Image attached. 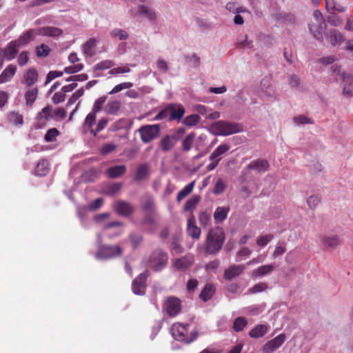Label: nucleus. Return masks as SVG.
<instances>
[{
  "label": "nucleus",
  "mask_w": 353,
  "mask_h": 353,
  "mask_svg": "<svg viewBox=\"0 0 353 353\" xmlns=\"http://www.w3.org/2000/svg\"><path fill=\"white\" fill-rule=\"evenodd\" d=\"M59 134L60 132L56 128H50L46 132L44 140L48 143L54 141Z\"/></svg>",
  "instance_id": "a18cd8bd"
},
{
  "label": "nucleus",
  "mask_w": 353,
  "mask_h": 353,
  "mask_svg": "<svg viewBox=\"0 0 353 353\" xmlns=\"http://www.w3.org/2000/svg\"><path fill=\"white\" fill-rule=\"evenodd\" d=\"M106 101V97H101L99 98L94 103L92 111L91 112L94 113L95 114L100 112L102 109V105Z\"/></svg>",
  "instance_id": "680f3d73"
},
{
  "label": "nucleus",
  "mask_w": 353,
  "mask_h": 353,
  "mask_svg": "<svg viewBox=\"0 0 353 353\" xmlns=\"http://www.w3.org/2000/svg\"><path fill=\"white\" fill-rule=\"evenodd\" d=\"M187 232L193 239H199L201 236V230L196 225L195 218L192 214L188 219Z\"/></svg>",
  "instance_id": "aec40b11"
},
{
  "label": "nucleus",
  "mask_w": 353,
  "mask_h": 353,
  "mask_svg": "<svg viewBox=\"0 0 353 353\" xmlns=\"http://www.w3.org/2000/svg\"><path fill=\"white\" fill-rule=\"evenodd\" d=\"M170 108V117L169 120H179L181 119L184 114L185 109L181 105H176L175 104H169Z\"/></svg>",
  "instance_id": "4be33fe9"
},
{
  "label": "nucleus",
  "mask_w": 353,
  "mask_h": 353,
  "mask_svg": "<svg viewBox=\"0 0 353 353\" xmlns=\"http://www.w3.org/2000/svg\"><path fill=\"white\" fill-rule=\"evenodd\" d=\"M50 170L49 162L46 159H42L37 163L35 169V173L38 176H45Z\"/></svg>",
  "instance_id": "f704fd0d"
},
{
  "label": "nucleus",
  "mask_w": 353,
  "mask_h": 353,
  "mask_svg": "<svg viewBox=\"0 0 353 353\" xmlns=\"http://www.w3.org/2000/svg\"><path fill=\"white\" fill-rule=\"evenodd\" d=\"M110 34L112 37H119L120 40H125L128 37V34L126 31L119 28L113 30Z\"/></svg>",
  "instance_id": "052dcab7"
},
{
  "label": "nucleus",
  "mask_w": 353,
  "mask_h": 353,
  "mask_svg": "<svg viewBox=\"0 0 353 353\" xmlns=\"http://www.w3.org/2000/svg\"><path fill=\"white\" fill-rule=\"evenodd\" d=\"M129 239L133 249L138 248L143 242V236L141 234L136 233L130 234Z\"/></svg>",
  "instance_id": "de8ad7c7"
},
{
  "label": "nucleus",
  "mask_w": 353,
  "mask_h": 353,
  "mask_svg": "<svg viewBox=\"0 0 353 353\" xmlns=\"http://www.w3.org/2000/svg\"><path fill=\"white\" fill-rule=\"evenodd\" d=\"M139 132L141 141L148 143L158 137L160 132V127L158 124L147 125L140 128Z\"/></svg>",
  "instance_id": "0eeeda50"
},
{
  "label": "nucleus",
  "mask_w": 353,
  "mask_h": 353,
  "mask_svg": "<svg viewBox=\"0 0 353 353\" xmlns=\"http://www.w3.org/2000/svg\"><path fill=\"white\" fill-rule=\"evenodd\" d=\"M274 269V265L273 264L264 265L254 270L252 274L254 277H261L271 273Z\"/></svg>",
  "instance_id": "c756f323"
},
{
  "label": "nucleus",
  "mask_w": 353,
  "mask_h": 353,
  "mask_svg": "<svg viewBox=\"0 0 353 353\" xmlns=\"http://www.w3.org/2000/svg\"><path fill=\"white\" fill-rule=\"evenodd\" d=\"M268 328L265 325H257L253 329H252L249 335L250 337L254 339H258L263 337L267 332Z\"/></svg>",
  "instance_id": "7c9ffc66"
},
{
  "label": "nucleus",
  "mask_w": 353,
  "mask_h": 353,
  "mask_svg": "<svg viewBox=\"0 0 353 353\" xmlns=\"http://www.w3.org/2000/svg\"><path fill=\"white\" fill-rule=\"evenodd\" d=\"M346 83L344 85L343 89V94L347 97L353 96V77H350V79H347Z\"/></svg>",
  "instance_id": "49530a36"
},
{
  "label": "nucleus",
  "mask_w": 353,
  "mask_h": 353,
  "mask_svg": "<svg viewBox=\"0 0 353 353\" xmlns=\"http://www.w3.org/2000/svg\"><path fill=\"white\" fill-rule=\"evenodd\" d=\"M52 117V107L47 105L43 108L37 115L38 122L42 125H45L46 121Z\"/></svg>",
  "instance_id": "b1692460"
},
{
  "label": "nucleus",
  "mask_w": 353,
  "mask_h": 353,
  "mask_svg": "<svg viewBox=\"0 0 353 353\" xmlns=\"http://www.w3.org/2000/svg\"><path fill=\"white\" fill-rule=\"evenodd\" d=\"M117 148V145L113 143H108L104 144L101 148V154L103 155H106L113 151H114Z\"/></svg>",
  "instance_id": "e2e57ef3"
},
{
  "label": "nucleus",
  "mask_w": 353,
  "mask_h": 353,
  "mask_svg": "<svg viewBox=\"0 0 353 353\" xmlns=\"http://www.w3.org/2000/svg\"><path fill=\"white\" fill-rule=\"evenodd\" d=\"M96 121V114L94 113H89L84 121L83 128L85 132H90L92 135L94 134V128L93 125Z\"/></svg>",
  "instance_id": "2f4dec72"
},
{
  "label": "nucleus",
  "mask_w": 353,
  "mask_h": 353,
  "mask_svg": "<svg viewBox=\"0 0 353 353\" xmlns=\"http://www.w3.org/2000/svg\"><path fill=\"white\" fill-rule=\"evenodd\" d=\"M213 133L217 136H229L243 130V126L234 122L218 121L211 125Z\"/></svg>",
  "instance_id": "f03ea898"
},
{
  "label": "nucleus",
  "mask_w": 353,
  "mask_h": 353,
  "mask_svg": "<svg viewBox=\"0 0 353 353\" xmlns=\"http://www.w3.org/2000/svg\"><path fill=\"white\" fill-rule=\"evenodd\" d=\"M195 138L194 133L188 134L185 138L182 141V150L184 152L190 150L192 146L194 139Z\"/></svg>",
  "instance_id": "c03bdc74"
},
{
  "label": "nucleus",
  "mask_w": 353,
  "mask_h": 353,
  "mask_svg": "<svg viewBox=\"0 0 353 353\" xmlns=\"http://www.w3.org/2000/svg\"><path fill=\"white\" fill-rule=\"evenodd\" d=\"M37 94L38 89L37 88L28 90L25 94L26 105L32 107L37 99Z\"/></svg>",
  "instance_id": "58836bf2"
},
{
  "label": "nucleus",
  "mask_w": 353,
  "mask_h": 353,
  "mask_svg": "<svg viewBox=\"0 0 353 353\" xmlns=\"http://www.w3.org/2000/svg\"><path fill=\"white\" fill-rule=\"evenodd\" d=\"M141 208L143 211L152 214L155 210L154 201L152 197H147L143 202Z\"/></svg>",
  "instance_id": "79ce46f5"
},
{
  "label": "nucleus",
  "mask_w": 353,
  "mask_h": 353,
  "mask_svg": "<svg viewBox=\"0 0 353 353\" xmlns=\"http://www.w3.org/2000/svg\"><path fill=\"white\" fill-rule=\"evenodd\" d=\"M130 72V68H129L128 65H122L114 68H111L108 74L111 75H118L123 73H128Z\"/></svg>",
  "instance_id": "5fc2aeb1"
},
{
  "label": "nucleus",
  "mask_w": 353,
  "mask_h": 353,
  "mask_svg": "<svg viewBox=\"0 0 353 353\" xmlns=\"http://www.w3.org/2000/svg\"><path fill=\"white\" fill-rule=\"evenodd\" d=\"M230 148V146L226 143L219 145L210 155V160L221 158V156L227 152Z\"/></svg>",
  "instance_id": "473e14b6"
},
{
  "label": "nucleus",
  "mask_w": 353,
  "mask_h": 353,
  "mask_svg": "<svg viewBox=\"0 0 353 353\" xmlns=\"http://www.w3.org/2000/svg\"><path fill=\"white\" fill-rule=\"evenodd\" d=\"M123 249L119 245H101L99 247L95 257L97 259H109L120 256Z\"/></svg>",
  "instance_id": "423d86ee"
},
{
  "label": "nucleus",
  "mask_w": 353,
  "mask_h": 353,
  "mask_svg": "<svg viewBox=\"0 0 353 353\" xmlns=\"http://www.w3.org/2000/svg\"><path fill=\"white\" fill-rule=\"evenodd\" d=\"M150 276V272L145 270L139 274L132 281V289L133 292L137 295H143L146 288V280Z\"/></svg>",
  "instance_id": "1a4fd4ad"
},
{
  "label": "nucleus",
  "mask_w": 353,
  "mask_h": 353,
  "mask_svg": "<svg viewBox=\"0 0 353 353\" xmlns=\"http://www.w3.org/2000/svg\"><path fill=\"white\" fill-rule=\"evenodd\" d=\"M179 137L176 134H167L159 142V147L163 152H168L174 148Z\"/></svg>",
  "instance_id": "4468645a"
},
{
  "label": "nucleus",
  "mask_w": 353,
  "mask_h": 353,
  "mask_svg": "<svg viewBox=\"0 0 353 353\" xmlns=\"http://www.w3.org/2000/svg\"><path fill=\"white\" fill-rule=\"evenodd\" d=\"M132 86H133V84L131 82H124V83H119V84L115 85L112 88V90L110 92H109V94H116V93L119 92L120 91H121V90H123L124 89L130 88Z\"/></svg>",
  "instance_id": "6e6d98bb"
},
{
  "label": "nucleus",
  "mask_w": 353,
  "mask_h": 353,
  "mask_svg": "<svg viewBox=\"0 0 353 353\" xmlns=\"http://www.w3.org/2000/svg\"><path fill=\"white\" fill-rule=\"evenodd\" d=\"M333 75L335 77L336 80L341 79L344 81L347 79H350L351 77L349 74H346L341 67L339 66H336L333 69Z\"/></svg>",
  "instance_id": "09e8293b"
},
{
  "label": "nucleus",
  "mask_w": 353,
  "mask_h": 353,
  "mask_svg": "<svg viewBox=\"0 0 353 353\" xmlns=\"http://www.w3.org/2000/svg\"><path fill=\"white\" fill-rule=\"evenodd\" d=\"M200 121V117L198 114H192L185 118L183 123L186 126H194Z\"/></svg>",
  "instance_id": "864d4df0"
},
{
  "label": "nucleus",
  "mask_w": 353,
  "mask_h": 353,
  "mask_svg": "<svg viewBox=\"0 0 353 353\" xmlns=\"http://www.w3.org/2000/svg\"><path fill=\"white\" fill-rule=\"evenodd\" d=\"M138 11L140 14L145 15L150 20H154L156 19L155 12L145 6H140Z\"/></svg>",
  "instance_id": "603ef678"
},
{
  "label": "nucleus",
  "mask_w": 353,
  "mask_h": 353,
  "mask_svg": "<svg viewBox=\"0 0 353 353\" xmlns=\"http://www.w3.org/2000/svg\"><path fill=\"white\" fill-rule=\"evenodd\" d=\"M225 188V183L223 181L222 179L219 178L216 181L212 192L214 194H219L224 192Z\"/></svg>",
  "instance_id": "13d9d810"
},
{
  "label": "nucleus",
  "mask_w": 353,
  "mask_h": 353,
  "mask_svg": "<svg viewBox=\"0 0 353 353\" xmlns=\"http://www.w3.org/2000/svg\"><path fill=\"white\" fill-rule=\"evenodd\" d=\"M38 29V34L52 38L59 37L63 34V30L54 26H43Z\"/></svg>",
  "instance_id": "f3484780"
},
{
  "label": "nucleus",
  "mask_w": 353,
  "mask_h": 353,
  "mask_svg": "<svg viewBox=\"0 0 353 353\" xmlns=\"http://www.w3.org/2000/svg\"><path fill=\"white\" fill-rule=\"evenodd\" d=\"M149 174V166L147 163H143L138 166L136 170L134 179L137 181H142L148 177Z\"/></svg>",
  "instance_id": "cd10ccee"
},
{
  "label": "nucleus",
  "mask_w": 353,
  "mask_h": 353,
  "mask_svg": "<svg viewBox=\"0 0 353 353\" xmlns=\"http://www.w3.org/2000/svg\"><path fill=\"white\" fill-rule=\"evenodd\" d=\"M120 108V103L114 101L109 102L106 105V111L110 114L116 113Z\"/></svg>",
  "instance_id": "0e129e2a"
},
{
  "label": "nucleus",
  "mask_w": 353,
  "mask_h": 353,
  "mask_svg": "<svg viewBox=\"0 0 353 353\" xmlns=\"http://www.w3.org/2000/svg\"><path fill=\"white\" fill-rule=\"evenodd\" d=\"M325 7L328 12L337 11L339 12H344L346 8L335 0H325Z\"/></svg>",
  "instance_id": "c9c22d12"
},
{
  "label": "nucleus",
  "mask_w": 353,
  "mask_h": 353,
  "mask_svg": "<svg viewBox=\"0 0 353 353\" xmlns=\"http://www.w3.org/2000/svg\"><path fill=\"white\" fill-rule=\"evenodd\" d=\"M24 79L26 84L28 86H31L35 83L38 79V74L34 68H30L24 74Z\"/></svg>",
  "instance_id": "72a5a7b5"
},
{
  "label": "nucleus",
  "mask_w": 353,
  "mask_h": 353,
  "mask_svg": "<svg viewBox=\"0 0 353 353\" xmlns=\"http://www.w3.org/2000/svg\"><path fill=\"white\" fill-rule=\"evenodd\" d=\"M115 65L114 62L111 60L102 61L94 65L95 70H101L105 69H109L112 68Z\"/></svg>",
  "instance_id": "4d7b16f0"
},
{
  "label": "nucleus",
  "mask_w": 353,
  "mask_h": 353,
  "mask_svg": "<svg viewBox=\"0 0 353 353\" xmlns=\"http://www.w3.org/2000/svg\"><path fill=\"white\" fill-rule=\"evenodd\" d=\"M321 201V198L317 195H312L308 197L307 200V203L308 207L314 210L316 208V206L319 205V203Z\"/></svg>",
  "instance_id": "bf43d9fd"
},
{
  "label": "nucleus",
  "mask_w": 353,
  "mask_h": 353,
  "mask_svg": "<svg viewBox=\"0 0 353 353\" xmlns=\"http://www.w3.org/2000/svg\"><path fill=\"white\" fill-rule=\"evenodd\" d=\"M199 224L203 228H207L211 223V212L207 210L202 211L199 214Z\"/></svg>",
  "instance_id": "ea45409f"
},
{
  "label": "nucleus",
  "mask_w": 353,
  "mask_h": 353,
  "mask_svg": "<svg viewBox=\"0 0 353 353\" xmlns=\"http://www.w3.org/2000/svg\"><path fill=\"white\" fill-rule=\"evenodd\" d=\"M269 163L263 159H258L251 161L247 166L248 170H252L260 173L266 172L269 168Z\"/></svg>",
  "instance_id": "6ab92c4d"
},
{
  "label": "nucleus",
  "mask_w": 353,
  "mask_h": 353,
  "mask_svg": "<svg viewBox=\"0 0 353 353\" xmlns=\"http://www.w3.org/2000/svg\"><path fill=\"white\" fill-rule=\"evenodd\" d=\"M97 40L94 38H91L88 40L83 46V53L88 57H93L96 52Z\"/></svg>",
  "instance_id": "c85d7f7f"
},
{
  "label": "nucleus",
  "mask_w": 353,
  "mask_h": 353,
  "mask_svg": "<svg viewBox=\"0 0 353 353\" xmlns=\"http://www.w3.org/2000/svg\"><path fill=\"white\" fill-rule=\"evenodd\" d=\"M108 119L102 118L100 119L97 123L96 128H94L93 136H96L99 132L103 130L108 125Z\"/></svg>",
  "instance_id": "69168bd1"
},
{
  "label": "nucleus",
  "mask_w": 353,
  "mask_h": 353,
  "mask_svg": "<svg viewBox=\"0 0 353 353\" xmlns=\"http://www.w3.org/2000/svg\"><path fill=\"white\" fill-rule=\"evenodd\" d=\"M321 245L325 249L334 250L341 243V240L337 234H323L320 237Z\"/></svg>",
  "instance_id": "9b49d317"
},
{
  "label": "nucleus",
  "mask_w": 353,
  "mask_h": 353,
  "mask_svg": "<svg viewBox=\"0 0 353 353\" xmlns=\"http://www.w3.org/2000/svg\"><path fill=\"white\" fill-rule=\"evenodd\" d=\"M163 308L170 316H175L181 310V301L177 297L168 296L164 301Z\"/></svg>",
  "instance_id": "6e6552de"
},
{
  "label": "nucleus",
  "mask_w": 353,
  "mask_h": 353,
  "mask_svg": "<svg viewBox=\"0 0 353 353\" xmlns=\"http://www.w3.org/2000/svg\"><path fill=\"white\" fill-rule=\"evenodd\" d=\"M285 335L284 334H280L275 338L268 341L263 346V352L264 353H273L276 350L280 347L285 341Z\"/></svg>",
  "instance_id": "f8f14e48"
},
{
  "label": "nucleus",
  "mask_w": 353,
  "mask_h": 353,
  "mask_svg": "<svg viewBox=\"0 0 353 353\" xmlns=\"http://www.w3.org/2000/svg\"><path fill=\"white\" fill-rule=\"evenodd\" d=\"M229 210L230 209L228 207H217L214 212L215 223H221L226 219Z\"/></svg>",
  "instance_id": "bb28decb"
},
{
  "label": "nucleus",
  "mask_w": 353,
  "mask_h": 353,
  "mask_svg": "<svg viewBox=\"0 0 353 353\" xmlns=\"http://www.w3.org/2000/svg\"><path fill=\"white\" fill-rule=\"evenodd\" d=\"M168 261V254L161 249H156L148 259V266L154 271L159 272L166 267Z\"/></svg>",
  "instance_id": "20e7f679"
},
{
  "label": "nucleus",
  "mask_w": 353,
  "mask_h": 353,
  "mask_svg": "<svg viewBox=\"0 0 353 353\" xmlns=\"http://www.w3.org/2000/svg\"><path fill=\"white\" fill-rule=\"evenodd\" d=\"M326 25L321 12L316 10L313 14V20L309 24V28L313 36L321 42H323V34Z\"/></svg>",
  "instance_id": "39448f33"
},
{
  "label": "nucleus",
  "mask_w": 353,
  "mask_h": 353,
  "mask_svg": "<svg viewBox=\"0 0 353 353\" xmlns=\"http://www.w3.org/2000/svg\"><path fill=\"white\" fill-rule=\"evenodd\" d=\"M8 119L15 125L22 124L23 122V116L16 112H10L8 115Z\"/></svg>",
  "instance_id": "8fccbe9b"
},
{
  "label": "nucleus",
  "mask_w": 353,
  "mask_h": 353,
  "mask_svg": "<svg viewBox=\"0 0 353 353\" xmlns=\"http://www.w3.org/2000/svg\"><path fill=\"white\" fill-rule=\"evenodd\" d=\"M225 235L221 227L211 228L206 236L205 251L208 254H216L221 249L225 242Z\"/></svg>",
  "instance_id": "f257e3e1"
},
{
  "label": "nucleus",
  "mask_w": 353,
  "mask_h": 353,
  "mask_svg": "<svg viewBox=\"0 0 353 353\" xmlns=\"http://www.w3.org/2000/svg\"><path fill=\"white\" fill-rule=\"evenodd\" d=\"M201 201V196L197 194L193 195L186 201L183 209L185 211H192Z\"/></svg>",
  "instance_id": "4c0bfd02"
},
{
  "label": "nucleus",
  "mask_w": 353,
  "mask_h": 353,
  "mask_svg": "<svg viewBox=\"0 0 353 353\" xmlns=\"http://www.w3.org/2000/svg\"><path fill=\"white\" fill-rule=\"evenodd\" d=\"M126 170L127 168L124 165H114L106 170V174L110 179H117L123 175Z\"/></svg>",
  "instance_id": "412c9836"
},
{
  "label": "nucleus",
  "mask_w": 353,
  "mask_h": 353,
  "mask_svg": "<svg viewBox=\"0 0 353 353\" xmlns=\"http://www.w3.org/2000/svg\"><path fill=\"white\" fill-rule=\"evenodd\" d=\"M272 239V234L259 236L256 240V244L260 247L265 246Z\"/></svg>",
  "instance_id": "338daca9"
},
{
  "label": "nucleus",
  "mask_w": 353,
  "mask_h": 353,
  "mask_svg": "<svg viewBox=\"0 0 353 353\" xmlns=\"http://www.w3.org/2000/svg\"><path fill=\"white\" fill-rule=\"evenodd\" d=\"M248 325V321L245 317L239 316L236 318L233 322L232 328L234 331L239 332L243 330Z\"/></svg>",
  "instance_id": "a19ab883"
},
{
  "label": "nucleus",
  "mask_w": 353,
  "mask_h": 353,
  "mask_svg": "<svg viewBox=\"0 0 353 353\" xmlns=\"http://www.w3.org/2000/svg\"><path fill=\"white\" fill-rule=\"evenodd\" d=\"M122 186L121 183H113L106 188L105 194L109 196L114 195L121 189Z\"/></svg>",
  "instance_id": "3c124183"
},
{
  "label": "nucleus",
  "mask_w": 353,
  "mask_h": 353,
  "mask_svg": "<svg viewBox=\"0 0 353 353\" xmlns=\"http://www.w3.org/2000/svg\"><path fill=\"white\" fill-rule=\"evenodd\" d=\"M194 263V257L191 255H185L173 261L174 268L179 270H185L188 269Z\"/></svg>",
  "instance_id": "2eb2a0df"
},
{
  "label": "nucleus",
  "mask_w": 353,
  "mask_h": 353,
  "mask_svg": "<svg viewBox=\"0 0 353 353\" xmlns=\"http://www.w3.org/2000/svg\"><path fill=\"white\" fill-rule=\"evenodd\" d=\"M51 49L46 44L42 43L35 48V53L38 57H46L50 54Z\"/></svg>",
  "instance_id": "37998d69"
},
{
  "label": "nucleus",
  "mask_w": 353,
  "mask_h": 353,
  "mask_svg": "<svg viewBox=\"0 0 353 353\" xmlns=\"http://www.w3.org/2000/svg\"><path fill=\"white\" fill-rule=\"evenodd\" d=\"M17 71V67L10 64L6 67L0 74V84L9 81L14 75Z\"/></svg>",
  "instance_id": "393cba45"
},
{
  "label": "nucleus",
  "mask_w": 353,
  "mask_h": 353,
  "mask_svg": "<svg viewBox=\"0 0 353 353\" xmlns=\"http://www.w3.org/2000/svg\"><path fill=\"white\" fill-rule=\"evenodd\" d=\"M189 324H181L176 323L173 325L171 332L173 337L179 341L184 342L186 344H189L194 341L198 336V332L196 330L192 331L190 336H187L188 327Z\"/></svg>",
  "instance_id": "7ed1b4c3"
},
{
  "label": "nucleus",
  "mask_w": 353,
  "mask_h": 353,
  "mask_svg": "<svg viewBox=\"0 0 353 353\" xmlns=\"http://www.w3.org/2000/svg\"><path fill=\"white\" fill-rule=\"evenodd\" d=\"M245 269L244 265H232L225 270L223 278L227 281H230L242 274Z\"/></svg>",
  "instance_id": "ddd939ff"
},
{
  "label": "nucleus",
  "mask_w": 353,
  "mask_h": 353,
  "mask_svg": "<svg viewBox=\"0 0 353 353\" xmlns=\"http://www.w3.org/2000/svg\"><path fill=\"white\" fill-rule=\"evenodd\" d=\"M194 185L195 181H193L180 190L176 195L177 201L181 202L183 199L189 195L192 192Z\"/></svg>",
  "instance_id": "e433bc0d"
},
{
  "label": "nucleus",
  "mask_w": 353,
  "mask_h": 353,
  "mask_svg": "<svg viewBox=\"0 0 353 353\" xmlns=\"http://www.w3.org/2000/svg\"><path fill=\"white\" fill-rule=\"evenodd\" d=\"M268 288V285L265 283H259L254 285L252 288L249 290L250 293L256 294L261 292Z\"/></svg>",
  "instance_id": "774afa93"
},
{
  "label": "nucleus",
  "mask_w": 353,
  "mask_h": 353,
  "mask_svg": "<svg viewBox=\"0 0 353 353\" xmlns=\"http://www.w3.org/2000/svg\"><path fill=\"white\" fill-rule=\"evenodd\" d=\"M37 35H39L38 29L32 28L26 31L25 33L21 35L17 40L14 41L19 47L24 46L27 45L28 43H30L31 41H33Z\"/></svg>",
  "instance_id": "dca6fc26"
},
{
  "label": "nucleus",
  "mask_w": 353,
  "mask_h": 353,
  "mask_svg": "<svg viewBox=\"0 0 353 353\" xmlns=\"http://www.w3.org/2000/svg\"><path fill=\"white\" fill-rule=\"evenodd\" d=\"M214 292V286L212 284L207 283L201 290L199 297L203 301L207 302L212 298Z\"/></svg>",
  "instance_id": "a878e982"
},
{
  "label": "nucleus",
  "mask_w": 353,
  "mask_h": 353,
  "mask_svg": "<svg viewBox=\"0 0 353 353\" xmlns=\"http://www.w3.org/2000/svg\"><path fill=\"white\" fill-rule=\"evenodd\" d=\"M114 211L119 216H130L134 211V208L132 204L123 201L118 200L113 205Z\"/></svg>",
  "instance_id": "9d476101"
},
{
  "label": "nucleus",
  "mask_w": 353,
  "mask_h": 353,
  "mask_svg": "<svg viewBox=\"0 0 353 353\" xmlns=\"http://www.w3.org/2000/svg\"><path fill=\"white\" fill-rule=\"evenodd\" d=\"M326 38L333 46L340 45L345 40L343 34L336 30H330L327 33Z\"/></svg>",
  "instance_id": "5701e85b"
},
{
  "label": "nucleus",
  "mask_w": 353,
  "mask_h": 353,
  "mask_svg": "<svg viewBox=\"0 0 353 353\" xmlns=\"http://www.w3.org/2000/svg\"><path fill=\"white\" fill-rule=\"evenodd\" d=\"M19 48V46L15 41L9 42L5 48L3 50L2 49L3 59H6L8 61L14 59L18 53Z\"/></svg>",
  "instance_id": "a211bd4d"
}]
</instances>
